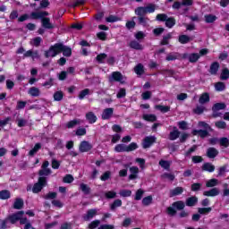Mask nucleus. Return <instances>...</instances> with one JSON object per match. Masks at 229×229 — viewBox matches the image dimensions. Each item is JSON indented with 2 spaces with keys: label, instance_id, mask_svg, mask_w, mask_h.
<instances>
[{
  "label": "nucleus",
  "instance_id": "nucleus-1",
  "mask_svg": "<svg viewBox=\"0 0 229 229\" xmlns=\"http://www.w3.org/2000/svg\"><path fill=\"white\" fill-rule=\"evenodd\" d=\"M24 216V211L17 212L11 216H9L8 221L13 225V223H17V221H20V225H26L28 222V218L22 217Z\"/></svg>",
  "mask_w": 229,
  "mask_h": 229
},
{
  "label": "nucleus",
  "instance_id": "nucleus-2",
  "mask_svg": "<svg viewBox=\"0 0 229 229\" xmlns=\"http://www.w3.org/2000/svg\"><path fill=\"white\" fill-rule=\"evenodd\" d=\"M59 53H62V44H55L51 47L48 51L45 52V56L47 58H54V56H56Z\"/></svg>",
  "mask_w": 229,
  "mask_h": 229
},
{
  "label": "nucleus",
  "instance_id": "nucleus-3",
  "mask_svg": "<svg viewBox=\"0 0 229 229\" xmlns=\"http://www.w3.org/2000/svg\"><path fill=\"white\" fill-rule=\"evenodd\" d=\"M46 184H47L46 178L40 177L38 179V182L36 184H34L32 192H34L35 194H37V192H40L42 189L46 187Z\"/></svg>",
  "mask_w": 229,
  "mask_h": 229
},
{
  "label": "nucleus",
  "instance_id": "nucleus-4",
  "mask_svg": "<svg viewBox=\"0 0 229 229\" xmlns=\"http://www.w3.org/2000/svg\"><path fill=\"white\" fill-rule=\"evenodd\" d=\"M156 141L157 138L155 136H148L143 140L142 146L144 149H147V148H151Z\"/></svg>",
  "mask_w": 229,
  "mask_h": 229
},
{
  "label": "nucleus",
  "instance_id": "nucleus-5",
  "mask_svg": "<svg viewBox=\"0 0 229 229\" xmlns=\"http://www.w3.org/2000/svg\"><path fill=\"white\" fill-rule=\"evenodd\" d=\"M92 149V145L89 143V141H81L80 146H79V151L81 153H87Z\"/></svg>",
  "mask_w": 229,
  "mask_h": 229
},
{
  "label": "nucleus",
  "instance_id": "nucleus-6",
  "mask_svg": "<svg viewBox=\"0 0 229 229\" xmlns=\"http://www.w3.org/2000/svg\"><path fill=\"white\" fill-rule=\"evenodd\" d=\"M183 6H192V0H182V3L175 2L173 8L180 10V8H183Z\"/></svg>",
  "mask_w": 229,
  "mask_h": 229
},
{
  "label": "nucleus",
  "instance_id": "nucleus-7",
  "mask_svg": "<svg viewBox=\"0 0 229 229\" xmlns=\"http://www.w3.org/2000/svg\"><path fill=\"white\" fill-rule=\"evenodd\" d=\"M109 81H120V83H123L124 81V77L123 76V74H121V72H114L109 78Z\"/></svg>",
  "mask_w": 229,
  "mask_h": 229
},
{
  "label": "nucleus",
  "instance_id": "nucleus-8",
  "mask_svg": "<svg viewBox=\"0 0 229 229\" xmlns=\"http://www.w3.org/2000/svg\"><path fill=\"white\" fill-rule=\"evenodd\" d=\"M131 174L129 175V180H137L139 176V167L132 166L130 168Z\"/></svg>",
  "mask_w": 229,
  "mask_h": 229
},
{
  "label": "nucleus",
  "instance_id": "nucleus-9",
  "mask_svg": "<svg viewBox=\"0 0 229 229\" xmlns=\"http://www.w3.org/2000/svg\"><path fill=\"white\" fill-rule=\"evenodd\" d=\"M98 209H89L87 214L83 216L85 221H90L95 216H98Z\"/></svg>",
  "mask_w": 229,
  "mask_h": 229
},
{
  "label": "nucleus",
  "instance_id": "nucleus-10",
  "mask_svg": "<svg viewBox=\"0 0 229 229\" xmlns=\"http://www.w3.org/2000/svg\"><path fill=\"white\" fill-rule=\"evenodd\" d=\"M86 119L89 124H94L98 121V116L93 112H89L86 114Z\"/></svg>",
  "mask_w": 229,
  "mask_h": 229
},
{
  "label": "nucleus",
  "instance_id": "nucleus-11",
  "mask_svg": "<svg viewBox=\"0 0 229 229\" xmlns=\"http://www.w3.org/2000/svg\"><path fill=\"white\" fill-rule=\"evenodd\" d=\"M114 115V108H106L102 113V119L106 120L110 119Z\"/></svg>",
  "mask_w": 229,
  "mask_h": 229
},
{
  "label": "nucleus",
  "instance_id": "nucleus-12",
  "mask_svg": "<svg viewBox=\"0 0 229 229\" xmlns=\"http://www.w3.org/2000/svg\"><path fill=\"white\" fill-rule=\"evenodd\" d=\"M47 15V12H33L30 13V19H42Z\"/></svg>",
  "mask_w": 229,
  "mask_h": 229
},
{
  "label": "nucleus",
  "instance_id": "nucleus-13",
  "mask_svg": "<svg viewBox=\"0 0 229 229\" xmlns=\"http://www.w3.org/2000/svg\"><path fill=\"white\" fill-rule=\"evenodd\" d=\"M183 193L182 187H176L170 191V198H174V196H180V194Z\"/></svg>",
  "mask_w": 229,
  "mask_h": 229
},
{
  "label": "nucleus",
  "instance_id": "nucleus-14",
  "mask_svg": "<svg viewBox=\"0 0 229 229\" xmlns=\"http://www.w3.org/2000/svg\"><path fill=\"white\" fill-rule=\"evenodd\" d=\"M28 94L32 98H38V96H40V89L37 87H31L29 89Z\"/></svg>",
  "mask_w": 229,
  "mask_h": 229
},
{
  "label": "nucleus",
  "instance_id": "nucleus-15",
  "mask_svg": "<svg viewBox=\"0 0 229 229\" xmlns=\"http://www.w3.org/2000/svg\"><path fill=\"white\" fill-rule=\"evenodd\" d=\"M203 194L208 197L217 196V195H219V190L217 188H213L209 191H204Z\"/></svg>",
  "mask_w": 229,
  "mask_h": 229
},
{
  "label": "nucleus",
  "instance_id": "nucleus-16",
  "mask_svg": "<svg viewBox=\"0 0 229 229\" xmlns=\"http://www.w3.org/2000/svg\"><path fill=\"white\" fill-rule=\"evenodd\" d=\"M208 101H210V95H208V93L202 94L199 99L200 105H205V103H208Z\"/></svg>",
  "mask_w": 229,
  "mask_h": 229
},
{
  "label": "nucleus",
  "instance_id": "nucleus-17",
  "mask_svg": "<svg viewBox=\"0 0 229 229\" xmlns=\"http://www.w3.org/2000/svg\"><path fill=\"white\" fill-rule=\"evenodd\" d=\"M202 170L208 171V173H214V171L216 170V166H214V165H212L210 163H205L202 165Z\"/></svg>",
  "mask_w": 229,
  "mask_h": 229
},
{
  "label": "nucleus",
  "instance_id": "nucleus-18",
  "mask_svg": "<svg viewBox=\"0 0 229 229\" xmlns=\"http://www.w3.org/2000/svg\"><path fill=\"white\" fill-rule=\"evenodd\" d=\"M61 53H63L64 56H71V55H72V50L61 44Z\"/></svg>",
  "mask_w": 229,
  "mask_h": 229
},
{
  "label": "nucleus",
  "instance_id": "nucleus-19",
  "mask_svg": "<svg viewBox=\"0 0 229 229\" xmlns=\"http://www.w3.org/2000/svg\"><path fill=\"white\" fill-rule=\"evenodd\" d=\"M218 153L219 152L215 148H209L207 152L208 158H216Z\"/></svg>",
  "mask_w": 229,
  "mask_h": 229
},
{
  "label": "nucleus",
  "instance_id": "nucleus-20",
  "mask_svg": "<svg viewBox=\"0 0 229 229\" xmlns=\"http://www.w3.org/2000/svg\"><path fill=\"white\" fill-rule=\"evenodd\" d=\"M22 207H24V200H22V199H16L13 204V208L21 210Z\"/></svg>",
  "mask_w": 229,
  "mask_h": 229
},
{
  "label": "nucleus",
  "instance_id": "nucleus-21",
  "mask_svg": "<svg viewBox=\"0 0 229 229\" xmlns=\"http://www.w3.org/2000/svg\"><path fill=\"white\" fill-rule=\"evenodd\" d=\"M198 203V198L191 197L186 199L187 207H194Z\"/></svg>",
  "mask_w": 229,
  "mask_h": 229
},
{
  "label": "nucleus",
  "instance_id": "nucleus-22",
  "mask_svg": "<svg viewBox=\"0 0 229 229\" xmlns=\"http://www.w3.org/2000/svg\"><path fill=\"white\" fill-rule=\"evenodd\" d=\"M204 18L206 22H208V24L216 22V21H217V17L214 14H207L204 16Z\"/></svg>",
  "mask_w": 229,
  "mask_h": 229
},
{
  "label": "nucleus",
  "instance_id": "nucleus-23",
  "mask_svg": "<svg viewBox=\"0 0 229 229\" xmlns=\"http://www.w3.org/2000/svg\"><path fill=\"white\" fill-rule=\"evenodd\" d=\"M179 137L180 131L174 128V131L170 132L169 139L170 140H176Z\"/></svg>",
  "mask_w": 229,
  "mask_h": 229
},
{
  "label": "nucleus",
  "instance_id": "nucleus-24",
  "mask_svg": "<svg viewBox=\"0 0 229 229\" xmlns=\"http://www.w3.org/2000/svg\"><path fill=\"white\" fill-rule=\"evenodd\" d=\"M130 47L132 49H137L138 51H142V49H144V47H142V45H140V43L137 42V41H131L130 43Z\"/></svg>",
  "mask_w": 229,
  "mask_h": 229
},
{
  "label": "nucleus",
  "instance_id": "nucleus-25",
  "mask_svg": "<svg viewBox=\"0 0 229 229\" xmlns=\"http://www.w3.org/2000/svg\"><path fill=\"white\" fill-rule=\"evenodd\" d=\"M42 26L43 28H47V30H52L53 24L49 21V18L42 19Z\"/></svg>",
  "mask_w": 229,
  "mask_h": 229
},
{
  "label": "nucleus",
  "instance_id": "nucleus-26",
  "mask_svg": "<svg viewBox=\"0 0 229 229\" xmlns=\"http://www.w3.org/2000/svg\"><path fill=\"white\" fill-rule=\"evenodd\" d=\"M114 151H116V153L127 152V147L124 144H118L115 146Z\"/></svg>",
  "mask_w": 229,
  "mask_h": 229
},
{
  "label": "nucleus",
  "instance_id": "nucleus-27",
  "mask_svg": "<svg viewBox=\"0 0 229 229\" xmlns=\"http://www.w3.org/2000/svg\"><path fill=\"white\" fill-rule=\"evenodd\" d=\"M174 208H176L177 210H183L185 208V203L183 201H176L173 203Z\"/></svg>",
  "mask_w": 229,
  "mask_h": 229
},
{
  "label": "nucleus",
  "instance_id": "nucleus-28",
  "mask_svg": "<svg viewBox=\"0 0 229 229\" xmlns=\"http://www.w3.org/2000/svg\"><path fill=\"white\" fill-rule=\"evenodd\" d=\"M40 148H42V145L40 143H36L34 148L31 150H30L29 155L30 157H33V155H36L38 152Z\"/></svg>",
  "mask_w": 229,
  "mask_h": 229
},
{
  "label": "nucleus",
  "instance_id": "nucleus-29",
  "mask_svg": "<svg viewBox=\"0 0 229 229\" xmlns=\"http://www.w3.org/2000/svg\"><path fill=\"white\" fill-rule=\"evenodd\" d=\"M155 108H156V110H159L163 114H165V113L169 112V110H171V107L168 106L157 105V106H155Z\"/></svg>",
  "mask_w": 229,
  "mask_h": 229
},
{
  "label": "nucleus",
  "instance_id": "nucleus-30",
  "mask_svg": "<svg viewBox=\"0 0 229 229\" xmlns=\"http://www.w3.org/2000/svg\"><path fill=\"white\" fill-rule=\"evenodd\" d=\"M151 203H153L152 196H147V197L143 198L142 205H144V207H148V205H151Z\"/></svg>",
  "mask_w": 229,
  "mask_h": 229
},
{
  "label": "nucleus",
  "instance_id": "nucleus-31",
  "mask_svg": "<svg viewBox=\"0 0 229 229\" xmlns=\"http://www.w3.org/2000/svg\"><path fill=\"white\" fill-rule=\"evenodd\" d=\"M217 71H219V64L218 63H213L210 66V71L209 72L211 74H216Z\"/></svg>",
  "mask_w": 229,
  "mask_h": 229
},
{
  "label": "nucleus",
  "instance_id": "nucleus-32",
  "mask_svg": "<svg viewBox=\"0 0 229 229\" xmlns=\"http://www.w3.org/2000/svg\"><path fill=\"white\" fill-rule=\"evenodd\" d=\"M143 119L149 123H155V121H157V116L155 114H143Z\"/></svg>",
  "mask_w": 229,
  "mask_h": 229
},
{
  "label": "nucleus",
  "instance_id": "nucleus-33",
  "mask_svg": "<svg viewBox=\"0 0 229 229\" xmlns=\"http://www.w3.org/2000/svg\"><path fill=\"white\" fill-rule=\"evenodd\" d=\"M215 89L218 92H223V90H225V89H226V86L225 85V82H216L215 84Z\"/></svg>",
  "mask_w": 229,
  "mask_h": 229
},
{
  "label": "nucleus",
  "instance_id": "nucleus-34",
  "mask_svg": "<svg viewBox=\"0 0 229 229\" xmlns=\"http://www.w3.org/2000/svg\"><path fill=\"white\" fill-rule=\"evenodd\" d=\"M78 124H81V121L75 119L72 120L67 123V128H74V126H78Z\"/></svg>",
  "mask_w": 229,
  "mask_h": 229
},
{
  "label": "nucleus",
  "instance_id": "nucleus-35",
  "mask_svg": "<svg viewBox=\"0 0 229 229\" xmlns=\"http://www.w3.org/2000/svg\"><path fill=\"white\" fill-rule=\"evenodd\" d=\"M193 135H199V137H201L202 139H205V137H207V135H208V132L207 131L195 130V131H193Z\"/></svg>",
  "mask_w": 229,
  "mask_h": 229
},
{
  "label": "nucleus",
  "instance_id": "nucleus-36",
  "mask_svg": "<svg viewBox=\"0 0 229 229\" xmlns=\"http://www.w3.org/2000/svg\"><path fill=\"white\" fill-rule=\"evenodd\" d=\"M225 108H226V106L224 103H217L214 105L213 111L217 112V110H225Z\"/></svg>",
  "mask_w": 229,
  "mask_h": 229
},
{
  "label": "nucleus",
  "instance_id": "nucleus-37",
  "mask_svg": "<svg viewBox=\"0 0 229 229\" xmlns=\"http://www.w3.org/2000/svg\"><path fill=\"white\" fill-rule=\"evenodd\" d=\"M10 192L7 190H3L0 191V199H9Z\"/></svg>",
  "mask_w": 229,
  "mask_h": 229
},
{
  "label": "nucleus",
  "instance_id": "nucleus-38",
  "mask_svg": "<svg viewBox=\"0 0 229 229\" xmlns=\"http://www.w3.org/2000/svg\"><path fill=\"white\" fill-rule=\"evenodd\" d=\"M134 72L139 75L144 74V66L139 64L138 65L135 66Z\"/></svg>",
  "mask_w": 229,
  "mask_h": 229
},
{
  "label": "nucleus",
  "instance_id": "nucleus-39",
  "mask_svg": "<svg viewBox=\"0 0 229 229\" xmlns=\"http://www.w3.org/2000/svg\"><path fill=\"white\" fill-rule=\"evenodd\" d=\"M219 183V181L217 179H211L207 181L206 187H216Z\"/></svg>",
  "mask_w": 229,
  "mask_h": 229
},
{
  "label": "nucleus",
  "instance_id": "nucleus-40",
  "mask_svg": "<svg viewBox=\"0 0 229 229\" xmlns=\"http://www.w3.org/2000/svg\"><path fill=\"white\" fill-rule=\"evenodd\" d=\"M142 196H144V191L140 189L136 191L134 199H136V201H140V199H142Z\"/></svg>",
  "mask_w": 229,
  "mask_h": 229
},
{
  "label": "nucleus",
  "instance_id": "nucleus-41",
  "mask_svg": "<svg viewBox=\"0 0 229 229\" xmlns=\"http://www.w3.org/2000/svg\"><path fill=\"white\" fill-rule=\"evenodd\" d=\"M179 42L181 44H187L188 42H191V38L187 35H182L179 37Z\"/></svg>",
  "mask_w": 229,
  "mask_h": 229
},
{
  "label": "nucleus",
  "instance_id": "nucleus-42",
  "mask_svg": "<svg viewBox=\"0 0 229 229\" xmlns=\"http://www.w3.org/2000/svg\"><path fill=\"white\" fill-rule=\"evenodd\" d=\"M220 78H221V80H228V78H229V70H228V68H225V69L222 70Z\"/></svg>",
  "mask_w": 229,
  "mask_h": 229
},
{
  "label": "nucleus",
  "instance_id": "nucleus-43",
  "mask_svg": "<svg viewBox=\"0 0 229 229\" xmlns=\"http://www.w3.org/2000/svg\"><path fill=\"white\" fill-rule=\"evenodd\" d=\"M136 15L142 17V15H146V7H139L135 10Z\"/></svg>",
  "mask_w": 229,
  "mask_h": 229
},
{
  "label": "nucleus",
  "instance_id": "nucleus-44",
  "mask_svg": "<svg viewBox=\"0 0 229 229\" xmlns=\"http://www.w3.org/2000/svg\"><path fill=\"white\" fill-rule=\"evenodd\" d=\"M165 26L167 28H173V26H174V24H176V21L174 18H166L165 20Z\"/></svg>",
  "mask_w": 229,
  "mask_h": 229
},
{
  "label": "nucleus",
  "instance_id": "nucleus-45",
  "mask_svg": "<svg viewBox=\"0 0 229 229\" xmlns=\"http://www.w3.org/2000/svg\"><path fill=\"white\" fill-rule=\"evenodd\" d=\"M159 165H161V167H163V169L168 170L169 167H171V162L165 161V160H161V161H159Z\"/></svg>",
  "mask_w": 229,
  "mask_h": 229
},
{
  "label": "nucleus",
  "instance_id": "nucleus-46",
  "mask_svg": "<svg viewBox=\"0 0 229 229\" xmlns=\"http://www.w3.org/2000/svg\"><path fill=\"white\" fill-rule=\"evenodd\" d=\"M75 135H77L78 137H83V135H87V129L85 128L77 129V131H75Z\"/></svg>",
  "mask_w": 229,
  "mask_h": 229
},
{
  "label": "nucleus",
  "instance_id": "nucleus-47",
  "mask_svg": "<svg viewBox=\"0 0 229 229\" xmlns=\"http://www.w3.org/2000/svg\"><path fill=\"white\" fill-rule=\"evenodd\" d=\"M120 196H122V198H129V196H131V191L130 190H122L119 192Z\"/></svg>",
  "mask_w": 229,
  "mask_h": 229
},
{
  "label": "nucleus",
  "instance_id": "nucleus-48",
  "mask_svg": "<svg viewBox=\"0 0 229 229\" xmlns=\"http://www.w3.org/2000/svg\"><path fill=\"white\" fill-rule=\"evenodd\" d=\"M55 101H62L64 99V93L62 91H57L54 94Z\"/></svg>",
  "mask_w": 229,
  "mask_h": 229
},
{
  "label": "nucleus",
  "instance_id": "nucleus-49",
  "mask_svg": "<svg viewBox=\"0 0 229 229\" xmlns=\"http://www.w3.org/2000/svg\"><path fill=\"white\" fill-rule=\"evenodd\" d=\"M64 183H72L74 182V177L71 174H66L63 179Z\"/></svg>",
  "mask_w": 229,
  "mask_h": 229
},
{
  "label": "nucleus",
  "instance_id": "nucleus-50",
  "mask_svg": "<svg viewBox=\"0 0 229 229\" xmlns=\"http://www.w3.org/2000/svg\"><path fill=\"white\" fill-rule=\"evenodd\" d=\"M215 125L219 129V130H225L226 128V122L224 121H218L215 123Z\"/></svg>",
  "mask_w": 229,
  "mask_h": 229
},
{
  "label": "nucleus",
  "instance_id": "nucleus-51",
  "mask_svg": "<svg viewBox=\"0 0 229 229\" xmlns=\"http://www.w3.org/2000/svg\"><path fill=\"white\" fill-rule=\"evenodd\" d=\"M127 148V153H130V151H135V149H137V148H139V146L137 145V143L132 142L131 144H129L128 146H126Z\"/></svg>",
  "mask_w": 229,
  "mask_h": 229
},
{
  "label": "nucleus",
  "instance_id": "nucleus-52",
  "mask_svg": "<svg viewBox=\"0 0 229 229\" xmlns=\"http://www.w3.org/2000/svg\"><path fill=\"white\" fill-rule=\"evenodd\" d=\"M106 22H117L121 21V19L117 16L110 15L106 18Z\"/></svg>",
  "mask_w": 229,
  "mask_h": 229
},
{
  "label": "nucleus",
  "instance_id": "nucleus-53",
  "mask_svg": "<svg viewBox=\"0 0 229 229\" xmlns=\"http://www.w3.org/2000/svg\"><path fill=\"white\" fill-rule=\"evenodd\" d=\"M101 225V222L99 220H94L89 225V229H96Z\"/></svg>",
  "mask_w": 229,
  "mask_h": 229
},
{
  "label": "nucleus",
  "instance_id": "nucleus-54",
  "mask_svg": "<svg viewBox=\"0 0 229 229\" xmlns=\"http://www.w3.org/2000/svg\"><path fill=\"white\" fill-rule=\"evenodd\" d=\"M41 42H42V38L40 37H38V38L31 39L30 44H31V46L38 47V46H40Z\"/></svg>",
  "mask_w": 229,
  "mask_h": 229
},
{
  "label": "nucleus",
  "instance_id": "nucleus-55",
  "mask_svg": "<svg viewBox=\"0 0 229 229\" xmlns=\"http://www.w3.org/2000/svg\"><path fill=\"white\" fill-rule=\"evenodd\" d=\"M89 94H90V89H86L81 91V93L79 94V98L84 99L86 96H89Z\"/></svg>",
  "mask_w": 229,
  "mask_h": 229
},
{
  "label": "nucleus",
  "instance_id": "nucleus-56",
  "mask_svg": "<svg viewBox=\"0 0 229 229\" xmlns=\"http://www.w3.org/2000/svg\"><path fill=\"white\" fill-rule=\"evenodd\" d=\"M121 205H123V201L121 199H115L111 205V210H114V208H117V207H121Z\"/></svg>",
  "mask_w": 229,
  "mask_h": 229
},
{
  "label": "nucleus",
  "instance_id": "nucleus-57",
  "mask_svg": "<svg viewBox=\"0 0 229 229\" xmlns=\"http://www.w3.org/2000/svg\"><path fill=\"white\" fill-rule=\"evenodd\" d=\"M189 60L191 63H195L197 60H199V54H191L189 55Z\"/></svg>",
  "mask_w": 229,
  "mask_h": 229
},
{
  "label": "nucleus",
  "instance_id": "nucleus-58",
  "mask_svg": "<svg viewBox=\"0 0 229 229\" xmlns=\"http://www.w3.org/2000/svg\"><path fill=\"white\" fill-rule=\"evenodd\" d=\"M106 60V54H100L97 55V61L98 64H103Z\"/></svg>",
  "mask_w": 229,
  "mask_h": 229
},
{
  "label": "nucleus",
  "instance_id": "nucleus-59",
  "mask_svg": "<svg viewBox=\"0 0 229 229\" xmlns=\"http://www.w3.org/2000/svg\"><path fill=\"white\" fill-rule=\"evenodd\" d=\"M162 178H164L165 180H169L170 182H173V180H174V174L165 173L162 175Z\"/></svg>",
  "mask_w": 229,
  "mask_h": 229
},
{
  "label": "nucleus",
  "instance_id": "nucleus-60",
  "mask_svg": "<svg viewBox=\"0 0 229 229\" xmlns=\"http://www.w3.org/2000/svg\"><path fill=\"white\" fill-rule=\"evenodd\" d=\"M145 11L147 13H153L155 12V4H150L145 7Z\"/></svg>",
  "mask_w": 229,
  "mask_h": 229
},
{
  "label": "nucleus",
  "instance_id": "nucleus-61",
  "mask_svg": "<svg viewBox=\"0 0 229 229\" xmlns=\"http://www.w3.org/2000/svg\"><path fill=\"white\" fill-rule=\"evenodd\" d=\"M81 191H82V192H84V194H89V192H90V188H89V186H87V184L81 183Z\"/></svg>",
  "mask_w": 229,
  "mask_h": 229
},
{
  "label": "nucleus",
  "instance_id": "nucleus-62",
  "mask_svg": "<svg viewBox=\"0 0 229 229\" xmlns=\"http://www.w3.org/2000/svg\"><path fill=\"white\" fill-rule=\"evenodd\" d=\"M193 112L194 114H198L199 115L200 114H203V112H205V107L202 106H199L193 110Z\"/></svg>",
  "mask_w": 229,
  "mask_h": 229
},
{
  "label": "nucleus",
  "instance_id": "nucleus-63",
  "mask_svg": "<svg viewBox=\"0 0 229 229\" xmlns=\"http://www.w3.org/2000/svg\"><path fill=\"white\" fill-rule=\"evenodd\" d=\"M220 145L224 146L225 148H228V146H229V140H228V138H222V139H220Z\"/></svg>",
  "mask_w": 229,
  "mask_h": 229
},
{
  "label": "nucleus",
  "instance_id": "nucleus-64",
  "mask_svg": "<svg viewBox=\"0 0 229 229\" xmlns=\"http://www.w3.org/2000/svg\"><path fill=\"white\" fill-rule=\"evenodd\" d=\"M115 196H117V193L115 191L106 192V198H107V199H113V198H115Z\"/></svg>",
  "mask_w": 229,
  "mask_h": 229
}]
</instances>
